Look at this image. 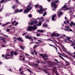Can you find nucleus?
<instances>
[{"label": "nucleus", "instance_id": "9", "mask_svg": "<svg viewBox=\"0 0 75 75\" xmlns=\"http://www.w3.org/2000/svg\"><path fill=\"white\" fill-rule=\"evenodd\" d=\"M17 40H18V41H21L22 42H24V40H23V39H22V38H17Z\"/></svg>", "mask_w": 75, "mask_h": 75}, {"label": "nucleus", "instance_id": "24", "mask_svg": "<svg viewBox=\"0 0 75 75\" xmlns=\"http://www.w3.org/2000/svg\"><path fill=\"white\" fill-rule=\"evenodd\" d=\"M54 2H55V3H59V1L58 0H54Z\"/></svg>", "mask_w": 75, "mask_h": 75}, {"label": "nucleus", "instance_id": "42", "mask_svg": "<svg viewBox=\"0 0 75 75\" xmlns=\"http://www.w3.org/2000/svg\"><path fill=\"white\" fill-rule=\"evenodd\" d=\"M65 28H67V29H65V30H68V28H69V27H67V26H65Z\"/></svg>", "mask_w": 75, "mask_h": 75}, {"label": "nucleus", "instance_id": "19", "mask_svg": "<svg viewBox=\"0 0 75 75\" xmlns=\"http://www.w3.org/2000/svg\"><path fill=\"white\" fill-rule=\"evenodd\" d=\"M55 33H52V34H51V36H52V37H55Z\"/></svg>", "mask_w": 75, "mask_h": 75}, {"label": "nucleus", "instance_id": "53", "mask_svg": "<svg viewBox=\"0 0 75 75\" xmlns=\"http://www.w3.org/2000/svg\"><path fill=\"white\" fill-rule=\"evenodd\" d=\"M21 49H22V50H24V47H21Z\"/></svg>", "mask_w": 75, "mask_h": 75}, {"label": "nucleus", "instance_id": "1", "mask_svg": "<svg viewBox=\"0 0 75 75\" xmlns=\"http://www.w3.org/2000/svg\"><path fill=\"white\" fill-rule=\"evenodd\" d=\"M35 8H38L39 7L40 8V10H38V12L40 14H43V11H45V9L43 8L42 6H40L38 5H36L35 6Z\"/></svg>", "mask_w": 75, "mask_h": 75}, {"label": "nucleus", "instance_id": "54", "mask_svg": "<svg viewBox=\"0 0 75 75\" xmlns=\"http://www.w3.org/2000/svg\"><path fill=\"white\" fill-rule=\"evenodd\" d=\"M33 38L34 39V40H37V38L33 37Z\"/></svg>", "mask_w": 75, "mask_h": 75}, {"label": "nucleus", "instance_id": "8", "mask_svg": "<svg viewBox=\"0 0 75 75\" xmlns=\"http://www.w3.org/2000/svg\"><path fill=\"white\" fill-rule=\"evenodd\" d=\"M59 14L58 13H57V16H58V17L59 18L60 17V16L61 15H62L63 14V13L61 12H59Z\"/></svg>", "mask_w": 75, "mask_h": 75}, {"label": "nucleus", "instance_id": "46", "mask_svg": "<svg viewBox=\"0 0 75 75\" xmlns=\"http://www.w3.org/2000/svg\"><path fill=\"white\" fill-rule=\"evenodd\" d=\"M3 37H0V39H1L0 40H0H1V39H3Z\"/></svg>", "mask_w": 75, "mask_h": 75}, {"label": "nucleus", "instance_id": "12", "mask_svg": "<svg viewBox=\"0 0 75 75\" xmlns=\"http://www.w3.org/2000/svg\"><path fill=\"white\" fill-rule=\"evenodd\" d=\"M7 2L6 0H2L0 1V3H6Z\"/></svg>", "mask_w": 75, "mask_h": 75}, {"label": "nucleus", "instance_id": "51", "mask_svg": "<svg viewBox=\"0 0 75 75\" xmlns=\"http://www.w3.org/2000/svg\"><path fill=\"white\" fill-rule=\"evenodd\" d=\"M38 41H39V42H43L40 40H38Z\"/></svg>", "mask_w": 75, "mask_h": 75}, {"label": "nucleus", "instance_id": "52", "mask_svg": "<svg viewBox=\"0 0 75 75\" xmlns=\"http://www.w3.org/2000/svg\"><path fill=\"white\" fill-rule=\"evenodd\" d=\"M43 18V17H41V18H40V19H39V20H41V19H42Z\"/></svg>", "mask_w": 75, "mask_h": 75}, {"label": "nucleus", "instance_id": "18", "mask_svg": "<svg viewBox=\"0 0 75 75\" xmlns=\"http://www.w3.org/2000/svg\"><path fill=\"white\" fill-rule=\"evenodd\" d=\"M41 24H42V23H41V22H39L38 23V24L37 25V26H41Z\"/></svg>", "mask_w": 75, "mask_h": 75}, {"label": "nucleus", "instance_id": "30", "mask_svg": "<svg viewBox=\"0 0 75 75\" xmlns=\"http://www.w3.org/2000/svg\"><path fill=\"white\" fill-rule=\"evenodd\" d=\"M13 53H14V52H11V56H13Z\"/></svg>", "mask_w": 75, "mask_h": 75}, {"label": "nucleus", "instance_id": "16", "mask_svg": "<svg viewBox=\"0 0 75 75\" xmlns=\"http://www.w3.org/2000/svg\"><path fill=\"white\" fill-rule=\"evenodd\" d=\"M6 38H3V39H1V40L3 41V42H6Z\"/></svg>", "mask_w": 75, "mask_h": 75}, {"label": "nucleus", "instance_id": "23", "mask_svg": "<svg viewBox=\"0 0 75 75\" xmlns=\"http://www.w3.org/2000/svg\"><path fill=\"white\" fill-rule=\"evenodd\" d=\"M63 54L64 55H62V56H63V57H66V58H68V56L66 55L64 53H63Z\"/></svg>", "mask_w": 75, "mask_h": 75}, {"label": "nucleus", "instance_id": "64", "mask_svg": "<svg viewBox=\"0 0 75 75\" xmlns=\"http://www.w3.org/2000/svg\"><path fill=\"white\" fill-rule=\"evenodd\" d=\"M13 39L14 40H16V38L14 37V38H13Z\"/></svg>", "mask_w": 75, "mask_h": 75}, {"label": "nucleus", "instance_id": "13", "mask_svg": "<svg viewBox=\"0 0 75 75\" xmlns=\"http://www.w3.org/2000/svg\"><path fill=\"white\" fill-rule=\"evenodd\" d=\"M19 13V10L17 9L16 10L14 11V12L13 13V14H15V13Z\"/></svg>", "mask_w": 75, "mask_h": 75}, {"label": "nucleus", "instance_id": "58", "mask_svg": "<svg viewBox=\"0 0 75 75\" xmlns=\"http://www.w3.org/2000/svg\"><path fill=\"white\" fill-rule=\"evenodd\" d=\"M33 51H34V52H35L36 54H37V53H36V52H35V50H33Z\"/></svg>", "mask_w": 75, "mask_h": 75}, {"label": "nucleus", "instance_id": "32", "mask_svg": "<svg viewBox=\"0 0 75 75\" xmlns=\"http://www.w3.org/2000/svg\"><path fill=\"white\" fill-rule=\"evenodd\" d=\"M63 50L64 51H65L67 50V49L65 48V47H63Z\"/></svg>", "mask_w": 75, "mask_h": 75}, {"label": "nucleus", "instance_id": "15", "mask_svg": "<svg viewBox=\"0 0 75 75\" xmlns=\"http://www.w3.org/2000/svg\"><path fill=\"white\" fill-rule=\"evenodd\" d=\"M59 57L61 58H62V59H63V60H64V61H65V62L67 63H68V62L67 61H66L62 57H61V55H59Z\"/></svg>", "mask_w": 75, "mask_h": 75}, {"label": "nucleus", "instance_id": "14", "mask_svg": "<svg viewBox=\"0 0 75 75\" xmlns=\"http://www.w3.org/2000/svg\"><path fill=\"white\" fill-rule=\"evenodd\" d=\"M71 39V37H67V40H69L70 42H73L71 40H70V39Z\"/></svg>", "mask_w": 75, "mask_h": 75}, {"label": "nucleus", "instance_id": "33", "mask_svg": "<svg viewBox=\"0 0 75 75\" xmlns=\"http://www.w3.org/2000/svg\"><path fill=\"white\" fill-rule=\"evenodd\" d=\"M40 34H37L36 35L37 37H40Z\"/></svg>", "mask_w": 75, "mask_h": 75}, {"label": "nucleus", "instance_id": "7", "mask_svg": "<svg viewBox=\"0 0 75 75\" xmlns=\"http://www.w3.org/2000/svg\"><path fill=\"white\" fill-rule=\"evenodd\" d=\"M67 5H65L64 6L61 8V9H62V10H65V11H66V8H67Z\"/></svg>", "mask_w": 75, "mask_h": 75}, {"label": "nucleus", "instance_id": "55", "mask_svg": "<svg viewBox=\"0 0 75 75\" xmlns=\"http://www.w3.org/2000/svg\"><path fill=\"white\" fill-rule=\"evenodd\" d=\"M54 61H56V62H58L59 63V62H58V60H54Z\"/></svg>", "mask_w": 75, "mask_h": 75}, {"label": "nucleus", "instance_id": "27", "mask_svg": "<svg viewBox=\"0 0 75 75\" xmlns=\"http://www.w3.org/2000/svg\"><path fill=\"white\" fill-rule=\"evenodd\" d=\"M28 17H32V15H31V13L30 14L28 15Z\"/></svg>", "mask_w": 75, "mask_h": 75}, {"label": "nucleus", "instance_id": "25", "mask_svg": "<svg viewBox=\"0 0 75 75\" xmlns=\"http://www.w3.org/2000/svg\"><path fill=\"white\" fill-rule=\"evenodd\" d=\"M59 34L57 33L56 34H55V37H59Z\"/></svg>", "mask_w": 75, "mask_h": 75}, {"label": "nucleus", "instance_id": "26", "mask_svg": "<svg viewBox=\"0 0 75 75\" xmlns=\"http://www.w3.org/2000/svg\"><path fill=\"white\" fill-rule=\"evenodd\" d=\"M1 47H6V46L5 45L3 44L1 45Z\"/></svg>", "mask_w": 75, "mask_h": 75}, {"label": "nucleus", "instance_id": "39", "mask_svg": "<svg viewBox=\"0 0 75 75\" xmlns=\"http://www.w3.org/2000/svg\"><path fill=\"white\" fill-rule=\"evenodd\" d=\"M23 9H21L19 10V11H20V12H22V11H23Z\"/></svg>", "mask_w": 75, "mask_h": 75}, {"label": "nucleus", "instance_id": "37", "mask_svg": "<svg viewBox=\"0 0 75 75\" xmlns=\"http://www.w3.org/2000/svg\"><path fill=\"white\" fill-rule=\"evenodd\" d=\"M33 65H35V66L36 67L37 66H38V64H33Z\"/></svg>", "mask_w": 75, "mask_h": 75}, {"label": "nucleus", "instance_id": "4", "mask_svg": "<svg viewBox=\"0 0 75 75\" xmlns=\"http://www.w3.org/2000/svg\"><path fill=\"white\" fill-rule=\"evenodd\" d=\"M52 7H54L53 9H52V10L53 11H55L56 8H57V5H56V3L54 2H52L51 3Z\"/></svg>", "mask_w": 75, "mask_h": 75}, {"label": "nucleus", "instance_id": "59", "mask_svg": "<svg viewBox=\"0 0 75 75\" xmlns=\"http://www.w3.org/2000/svg\"><path fill=\"white\" fill-rule=\"evenodd\" d=\"M25 54L26 55H27V56H28V55L30 56V55L29 54Z\"/></svg>", "mask_w": 75, "mask_h": 75}, {"label": "nucleus", "instance_id": "22", "mask_svg": "<svg viewBox=\"0 0 75 75\" xmlns=\"http://www.w3.org/2000/svg\"><path fill=\"white\" fill-rule=\"evenodd\" d=\"M13 54L15 55H16L18 54V53L16 52H13Z\"/></svg>", "mask_w": 75, "mask_h": 75}, {"label": "nucleus", "instance_id": "6", "mask_svg": "<svg viewBox=\"0 0 75 75\" xmlns=\"http://www.w3.org/2000/svg\"><path fill=\"white\" fill-rule=\"evenodd\" d=\"M57 16V15L56 14H54L52 16V21H55L56 19H55V18Z\"/></svg>", "mask_w": 75, "mask_h": 75}, {"label": "nucleus", "instance_id": "57", "mask_svg": "<svg viewBox=\"0 0 75 75\" xmlns=\"http://www.w3.org/2000/svg\"><path fill=\"white\" fill-rule=\"evenodd\" d=\"M44 19H43L42 20V22H44Z\"/></svg>", "mask_w": 75, "mask_h": 75}, {"label": "nucleus", "instance_id": "50", "mask_svg": "<svg viewBox=\"0 0 75 75\" xmlns=\"http://www.w3.org/2000/svg\"><path fill=\"white\" fill-rule=\"evenodd\" d=\"M66 22L67 23V24H69V20L66 21Z\"/></svg>", "mask_w": 75, "mask_h": 75}, {"label": "nucleus", "instance_id": "17", "mask_svg": "<svg viewBox=\"0 0 75 75\" xmlns=\"http://www.w3.org/2000/svg\"><path fill=\"white\" fill-rule=\"evenodd\" d=\"M38 32H40V33H43L44 31V30H38Z\"/></svg>", "mask_w": 75, "mask_h": 75}, {"label": "nucleus", "instance_id": "29", "mask_svg": "<svg viewBox=\"0 0 75 75\" xmlns=\"http://www.w3.org/2000/svg\"><path fill=\"white\" fill-rule=\"evenodd\" d=\"M71 46L73 47H75V43H73V44H72Z\"/></svg>", "mask_w": 75, "mask_h": 75}, {"label": "nucleus", "instance_id": "36", "mask_svg": "<svg viewBox=\"0 0 75 75\" xmlns=\"http://www.w3.org/2000/svg\"><path fill=\"white\" fill-rule=\"evenodd\" d=\"M34 23L35 24V25H37V21H35V22H34Z\"/></svg>", "mask_w": 75, "mask_h": 75}, {"label": "nucleus", "instance_id": "40", "mask_svg": "<svg viewBox=\"0 0 75 75\" xmlns=\"http://www.w3.org/2000/svg\"><path fill=\"white\" fill-rule=\"evenodd\" d=\"M10 22H8L7 23L5 24V25H7L9 24H10Z\"/></svg>", "mask_w": 75, "mask_h": 75}, {"label": "nucleus", "instance_id": "62", "mask_svg": "<svg viewBox=\"0 0 75 75\" xmlns=\"http://www.w3.org/2000/svg\"><path fill=\"white\" fill-rule=\"evenodd\" d=\"M56 69V67H53V69Z\"/></svg>", "mask_w": 75, "mask_h": 75}, {"label": "nucleus", "instance_id": "41", "mask_svg": "<svg viewBox=\"0 0 75 75\" xmlns=\"http://www.w3.org/2000/svg\"><path fill=\"white\" fill-rule=\"evenodd\" d=\"M18 22L16 23L15 24V25H18Z\"/></svg>", "mask_w": 75, "mask_h": 75}, {"label": "nucleus", "instance_id": "38", "mask_svg": "<svg viewBox=\"0 0 75 75\" xmlns=\"http://www.w3.org/2000/svg\"><path fill=\"white\" fill-rule=\"evenodd\" d=\"M28 71H29V72H32L33 73V72L31 71V70H30V69H27Z\"/></svg>", "mask_w": 75, "mask_h": 75}, {"label": "nucleus", "instance_id": "49", "mask_svg": "<svg viewBox=\"0 0 75 75\" xmlns=\"http://www.w3.org/2000/svg\"><path fill=\"white\" fill-rule=\"evenodd\" d=\"M27 34V33H23V34H22V35H25V34Z\"/></svg>", "mask_w": 75, "mask_h": 75}, {"label": "nucleus", "instance_id": "35", "mask_svg": "<svg viewBox=\"0 0 75 75\" xmlns=\"http://www.w3.org/2000/svg\"><path fill=\"white\" fill-rule=\"evenodd\" d=\"M16 23V21H15L13 22L12 23V24H14V23Z\"/></svg>", "mask_w": 75, "mask_h": 75}, {"label": "nucleus", "instance_id": "48", "mask_svg": "<svg viewBox=\"0 0 75 75\" xmlns=\"http://www.w3.org/2000/svg\"><path fill=\"white\" fill-rule=\"evenodd\" d=\"M33 24H34V22H32V23H30V25H33Z\"/></svg>", "mask_w": 75, "mask_h": 75}, {"label": "nucleus", "instance_id": "47", "mask_svg": "<svg viewBox=\"0 0 75 75\" xmlns=\"http://www.w3.org/2000/svg\"><path fill=\"white\" fill-rule=\"evenodd\" d=\"M6 31L7 32H9L10 31V30L9 29H7L6 30Z\"/></svg>", "mask_w": 75, "mask_h": 75}, {"label": "nucleus", "instance_id": "61", "mask_svg": "<svg viewBox=\"0 0 75 75\" xmlns=\"http://www.w3.org/2000/svg\"><path fill=\"white\" fill-rule=\"evenodd\" d=\"M31 53L32 54H33V55H34V53L33 52H31Z\"/></svg>", "mask_w": 75, "mask_h": 75}, {"label": "nucleus", "instance_id": "56", "mask_svg": "<svg viewBox=\"0 0 75 75\" xmlns=\"http://www.w3.org/2000/svg\"><path fill=\"white\" fill-rule=\"evenodd\" d=\"M23 61H24L25 60V58H23Z\"/></svg>", "mask_w": 75, "mask_h": 75}, {"label": "nucleus", "instance_id": "2", "mask_svg": "<svg viewBox=\"0 0 75 75\" xmlns=\"http://www.w3.org/2000/svg\"><path fill=\"white\" fill-rule=\"evenodd\" d=\"M31 5V3H29V4L28 5L26 8L24 10L23 13H27L28 12H29L31 10H32V8H33V7L32 6H30Z\"/></svg>", "mask_w": 75, "mask_h": 75}, {"label": "nucleus", "instance_id": "5", "mask_svg": "<svg viewBox=\"0 0 75 75\" xmlns=\"http://www.w3.org/2000/svg\"><path fill=\"white\" fill-rule=\"evenodd\" d=\"M40 55L43 58L44 61H45L46 59L48 60V56H47V54H40Z\"/></svg>", "mask_w": 75, "mask_h": 75}, {"label": "nucleus", "instance_id": "11", "mask_svg": "<svg viewBox=\"0 0 75 75\" xmlns=\"http://www.w3.org/2000/svg\"><path fill=\"white\" fill-rule=\"evenodd\" d=\"M25 38H26L31 39L32 41H33V39L32 38L30 37V36H28V35H26L25 37Z\"/></svg>", "mask_w": 75, "mask_h": 75}, {"label": "nucleus", "instance_id": "10", "mask_svg": "<svg viewBox=\"0 0 75 75\" xmlns=\"http://www.w3.org/2000/svg\"><path fill=\"white\" fill-rule=\"evenodd\" d=\"M72 25H73L74 26L75 25V23H74L73 21H71L70 24V25L71 27H72Z\"/></svg>", "mask_w": 75, "mask_h": 75}, {"label": "nucleus", "instance_id": "31", "mask_svg": "<svg viewBox=\"0 0 75 75\" xmlns=\"http://www.w3.org/2000/svg\"><path fill=\"white\" fill-rule=\"evenodd\" d=\"M45 72L46 74H49V73H48V72L46 70H45Z\"/></svg>", "mask_w": 75, "mask_h": 75}, {"label": "nucleus", "instance_id": "28", "mask_svg": "<svg viewBox=\"0 0 75 75\" xmlns=\"http://www.w3.org/2000/svg\"><path fill=\"white\" fill-rule=\"evenodd\" d=\"M71 9V8L69 7V8H66V11L67 10H70Z\"/></svg>", "mask_w": 75, "mask_h": 75}, {"label": "nucleus", "instance_id": "21", "mask_svg": "<svg viewBox=\"0 0 75 75\" xmlns=\"http://www.w3.org/2000/svg\"><path fill=\"white\" fill-rule=\"evenodd\" d=\"M46 15H47V12L46 11H45L43 15V16H45Z\"/></svg>", "mask_w": 75, "mask_h": 75}, {"label": "nucleus", "instance_id": "45", "mask_svg": "<svg viewBox=\"0 0 75 75\" xmlns=\"http://www.w3.org/2000/svg\"><path fill=\"white\" fill-rule=\"evenodd\" d=\"M38 46H39V45H35L34 47H38Z\"/></svg>", "mask_w": 75, "mask_h": 75}, {"label": "nucleus", "instance_id": "3", "mask_svg": "<svg viewBox=\"0 0 75 75\" xmlns=\"http://www.w3.org/2000/svg\"><path fill=\"white\" fill-rule=\"evenodd\" d=\"M33 26H30L28 27V30H27V31H32V30H36L37 27L36 26V25H34Z\"/></svg>", "mask_w": 75, "mask_h": 75}, {"label": "nucleus", "instance_id": "63", "mask_svg": "<svg viewBox=\"0 0 75 75\" xmlns=\"http://www.w3.org/2000/svg\"><path fill=\"white\" fill-rule=\"evenodd\" d=\"M21 74H23V71H21V72H20Z\"/></svg>", "mask_w": 75, "mask_h": 75}, {"label": "nucleus", "instance_id": "34", "mask_svg": "<svg viewBox=\"0 0 75 75\" xmlns=\"http://www.w3.org/2000/svg\"><path fill=\"white\" fill-rule=\"evenodd\" d=\"M12 8L13 9H15L16 8V6L14 5L12 6Z\"/></svg>", "mask_w": 75, "mask_h": 75}, {"label": "nucleus", "instance_id": "43", "mask_svg": "<svg viewBox=\"0 0 75 75\" xmlns=\"http://www.w3.org/2000/svg\"><path fill=\"white\" fill-rule=\"evenodd\" d=\"M2 27L4 26V27L6 26V24H3V25H2Z\"/></svg>", "mask_w": 75, "mask_h": 75}, {"label": "nucleus", "instance_id": "60", "mask_svg": "<svg viewBox=\"0 0 75 75\" xmlns=\"http://www.w3.org/2000/svg\"><path fill=\"white\" fill-rule=\"evenodd\" d=\"M69 31H72V29H70Z\"/></svg>", "mask_w": 75, "mask_h": 75}, {"label": "nucleus", "instance_id": "44", "mask_svg": "<svg viewBox=\"0 0 75 75\" xmlns=\"http://www.w3.org/2000/svg\"><path fill=\"white\" fill-rule=\"evenodd\" d=\"M22 70V68H20L19 69V71H21Z\"/></svg>", "mask_w": 75, "mask_h": 75}, {"label": "nucleus", "instance_id": "20", "mask_svg": "<svg viewBox=\"0 0 75 75\" xmlns=\"http://www.w3.org/2000/svg\"><path fill=\"white\" fill-rule=\"evenodd\" d=\"M44 26H45V27H48V25L44 23L43 24Z\"/></svg>", "mask_w": 75, "mask_h": 75}]
</instances>
